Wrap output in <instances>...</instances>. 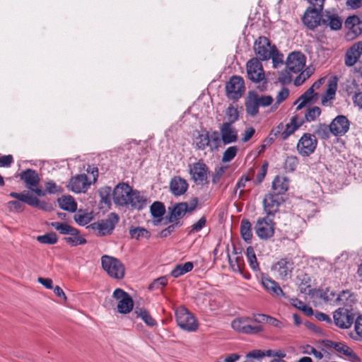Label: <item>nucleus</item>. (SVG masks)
I'll list each match as a JSON object with an SVG mask.
<instances>
[{
  "mask_svg": "<svg viewBox=\"0 0 362 362\" xmlns=\"http://www.w3.org/2000/svg\"><path fill=\"white\" fill-rule=\"evenodd\" d=\"M115 204L131 210H142L148 203L147 198L129 184L120 182L112 190Z\"/></svg>",
  "mask_w": 362,
  "mask_h": 362,
  "instance_id": "1",
  "label": "nucleus"
},
{
  "mask_svg": "<svg viewBox=\"0 0 362 362\" xmlns=\"http://www.w3.org/2000/svg\"><path fill=\"white\" fill-rule=\"evenodd\" d=\"M267 315L253 313L250 317H242L234 319L231 322L232 328L236 332L245 334H257L263 331L262 323H266Z\"/></svg>",
  "mask_w": 362,
  "mask_h": 362,
  "instance_id": "2",
  "label": "nucleus"
},
{
  "mask_svg": "<svg viewBox=\"0 0 362 362\" xmlns=\"http://www.w3.org/2000/svg\"><path fill=\"white\" fill-rule=\"evenodd\" d=\"M273 100L271 95H259L255 91H249L245 103L246 112L255 117L259 113V107H267Z\"/></svg>",
  "mask_w": 362,
  "mask_h": 362,
  "instance_id": "3",
  "label": "nucleus"
},
{
  "mask_svg": "<svg viewBox=\"0 0 362 362\" xmlns=\"http://www.w3.org/2000/svg\"><path fill=\"white\" fill-rule=\"evenodd\" d=\"M101 265L110 277L118 280L124 278L125 267L119 259L107 255H103Z\"/></svg>",
  "mask_w": 362,
  "mask_h": 362,
  "instance_id": "4",
  "label": "nucleus"
},
{
  "mask_svg": "<svg viewBox=\"0 0 362 362\" xmlns=\"http://www.w3.org/2000/svg\"><path fill=\"white\" fill-rule=\"evenodd\" d=\"M9 196L12 198L17 199L32 207H35L45 211H51L53 209L51 204L39 199L37 197L33 196L29 192L25 190L19 193L12 192L9 194Z\"/></svg>",
  "mask_w": 362,
  "mask_h": 362,
  "instance_id": "5",
  "label": "nucleus"
},
{
  "mask_svg": "<svg viewBox=\"0 0 362 362\" xmlns=\"http://www.w3.org/2000/svg\"><path fill=\"white\" fill-rule=\"evenodd\" d=\"M197 199L194 198L190 204L187 202H180L173 207H168L169 215L167 216L169 223L180 221L187 212L193 211L197 205Z\"/></svg>",
  "mask_w": 362,
  "mask_h": 362,
  "instance_id": "6",
  "label": "nucleus"
},
{
  "mask_svg": "<svg viewBox=\"0 0 362 362\" xmlns=\"http://www.w3.org/2000/svg\"><path fill=\"white\" fill-rule=\"evenodd\" d=\"M189 173L192 180L197 185H204L209 183L208 175L209 170L208 166L199 160V161L189 165Z\"/></svg>",
  "mask_w": 362,
  "mask_h": 362,
  "instance_id": "7",
  "label": "nucleus"
},
{
  "mask_svg": "<svg viewBox=\"0 0 362 362\" xmlns=\"http://www.w3.org/2000/svg\"><path fill=\"white\" fill-rule=\"evenodd\" d=\"M177 325L183 330L194 332L198 328L195 317L185 308H180L175 312Z\"/></svg>",
  "mask_w": 362,
  "mask_h": 362,
  "instance_id": "8",
  "label": "nucleus"
},
{
  "mask_svg": "<svg viewBox=\"0 0 362 362\" xmlns=\"http://www.w3.org/2000/svg\"><path fill=\"white\" fill-rule=\"evenodd\" d=\"M119 217L115 213H111L107 218L91 223L88 227L97 233L98 235L103 236L112 233Z\"/></svg>",
  "mask_w": 362,
  "mask_h": 362,
  "instance_id": "9",
  "label": "nucleus"
},
{
  "mask_svg": "<svg viewBox=\"0 0 362 362\" xmlns=\"http://www.w3.org/2000/svg\"><path fill=\"white\" fill-rule=\"evenodd\" d=\"M245 90L244 80L239 76H233L226 84V95L230 100L240 98Z\"/></svg>",
  "mask_w": 362,
  "mask_h": 362,
  "instance_id": "10",
  "label": "nucleus"
},
{
  "mask_svg": "<svg viewBox=\"0 0 362 362\" xmlns=\"http://www.w3.org/2000/svg\"><path fill=\"white\" fill-rule=\"evenodd\" d=\"M275 223L269 216L259 218L255 226L257 235L262 240H267L274 234Z\"/></svg>",
  "mask_w": 362,
  "mask_h": 362,
  "instance_id": "11",
  "label": "nucleus"
},
{
  "mask_svg": "<svg viewBox=\"0 0 362 362\" xmlns=\"http://www.w3.org/2000/svg\"><path fill=\"white\" fill-rule=\"evenodd\" d=\"M317 140L315 135L309 133L304 134L297 144V151L304 157L310 156L317 148Z\"/></svg>",
  "mask_w": 362,
  "mask_h": 362,
  "instance_id": "12",
  "label": "nucleus"
},
{
  "mask_svg": "<svg viewBox=\"0 0 362 362\" xmlns=\"http://www.w3.org/2000/svg\"><path fill=\"white\" fill-rule=\"evenodd\" d=\"M117 303V311L122 314L129 313L134 308V302L128 293L122 288H116L112 294Z\"/></svg>",
  "mask_w": 362,
  "mask_h": 362,
  "instance_id": "13",
  "label": "nucleus"
},
{
  "mask_svg": "<svg viewBox=\"0 0 362 362\" xmlns=\"http://www.w3.org/2000/svg\"><path fill=\"white\" fill-rule=\"evenodd\" d=\"M248 78L254 83H258L265 79L264 71L260 61L257 58H252L246 64Z\"/></svg>",
  "mask_w": 362,
  "mask_h": 362,
  "instance_id": "14",
  "label": "nucleus"
},
{
  "mask_svg": "<svg viewBox=\"0 0 362 362\" xmlns=\"http://www.w3.org/2000/svg\"><path fill=\"white\" fill-rule=\"evenodd\" d=\"M285 201L281 195H278L272 192H269L264 196L263 199L264 211L267 216H274L279 211V208Z\"/></svg>",
  "mask_w": 362,
  "mask_h": 362,
  "instance_id": "15",
  "label": "nucleus"
},
{
  "mask_svg": "<svg viewBox=\"0 0 362 362\" xmlns=\"http://www.w3.org/2000/svg\"><path fill=\"white\" fill-rule=\"evenodd\" d=\"M272 49L273 45H271L270 40L266 37L261 36L255 42L254 51L259 60L269 59L273 53Z\"/></svg>",
  "mask_w": 362,
  "mask_h": 362,
  "instance_id": "16",
  "label": "nucleus"
},
{
  "mask_svg": "<svg viewBox=\"0 0 362 362\" xmlns=\"http://www.w3.org/2000/svg\"><path fill=\"white\" fill-rule=\"evenodd\" d=\"M305 65V57L300 52L290 53L286 59V69L292 73L297 74L301 71Z\"/></svg>",
  "mask_w": 362,
  "mask_h": 362,
  "instance_id": "17",
  "label": "nucleus"
},
{
  "mask_svg": "<svg viewBox=\"0 0 362 362\" xmlns=\"http://www.w3.org/2000/svg\"><path fill=\"white\" fill-rule=\"evenodd\" d=\"M321 12L320 10L308 7L302 18L303 24L310 30H314L322 25V13Z\"/></svg>",
  "mask_w": 362,
  "mask_h": 362,
  "instance_id": "18",
  "label": "nucleus"
},
{
  "mask_svg": "<svg viewBox=\"0 0 362 362\" xmlns=\"http://www.w3.org/2000/svg\"><path fill=\"white\" fill-rule=\"evenodd\" d=\"M334 324L341 329H347L354 322V316L348 309L338 308L333 315Z\"/></svg>",
  "mask_w": 362,
  "mask_h": 362,
  "instance_id": "19",
  "label": "nucleus"
},
{
  "mask_svg": "<svg viewBox=\"0 0 362 362\" xmlns=\"http://www.w3.org/2000/svg\"><path fill=\"white\" fill-rule=\"evenodd\" d=\"M345 28L349 30L348 35L355 38L362 33V12L358 15L349 16L344 23Z\"/></svg>",
  "mask_w": 362,
  "mask_h": 362,
  "instance_id": "20",
  "label": "nucleus"
},
{
  "mask_svg": "<svg viewBox=\"0 0 362 362\" xmlns=\"http://www.w3.org/2000/svg\"><path fill=\"white\" fill-rule=\"evenodd\" d=\"M349 121L344 115H338L330 123L331 132L334 136H342L349 129Z\"/></svg>",
  "mask_w": 362,
  "mask_h": 362,
  "instance_id": "21",
  "label": "nucleus"
},
{
  "mask_svg": "<svg viewBox=\"0 0 362 362\" xmlns=\"http://www.w3.org/2000/svg\"><path fill=\"white\" fill-rule=\"evenodd\" d=\"M90 185L86 175L81 174L71 178L68 187L74 192L81 193L85 192Z\"/></svg>",
  "mask_w": 362,
  "mask_h": 362,
  "instance_id": "22",
  "label": "nucleus"
},
{
  "mask_svg": "<svg viewBox=\"0 0 362 362\" xmlns=\"http://www.w3.org/2000/svg\"><path fill=\"white\" fill-rule=\"evenodd\" d=\"M220 133L224 144H229L238 140V131L230 123H223L220 127Z\"/></svg>",
  "mask_w": 362,
  "mask_h": 362,
  "instance_id": "23",
  "label": "nucleus"
},
{
  "mask_svg": "<svg viewBox=\"0 0 362 362\" xmlns=\"http://www.w3.org/2000/svg\"><path fill=\"white\" fill-rule=\"evenodd\" d=\"M362 54V42L354 43L346 52L344 62L348 66H354Z\"/></svg>",
  "mask_w": 362,
  "mask_h": 362,
  "instance_id": "24",
  "label": "nucleus"
},
{
  "mask_svg": "<svg viewBox=\"0 0 362 362\" xmlns=\"http://www.w3.org/2000/svg\"><path fill=\"white\" fill-rule=\"evenodd\" d=\"M19 177L25 185V187L29 189L32 187H37L40 183V177L37 173L33 169H26L23 170Z\"/></svg>",
  "mask_w": 362,
  "mask_h": 362,
  "instance_id": "25",
  "label": "nucleus"
},
{
  "mask_svg": "<svg viewBox=\"0 0 362 362\" xmlns=\"http://www.w3.org/2000/svg\"><path fill=\"white\" fill-rule=\"evenodd\" d=\"M322 25L329 27L332 30H338L341 28L342 20L337 14L326 11L322 13Z\"/></svg>",
  "mask_w": 362,
  "mask_h": 362,
  "instance_id": "26",
  "label": "nucleus"
},
{
  "mask_svg": "<svg viewBox=\"0 0 362 362\" xmlns=\"http://www.w3.org/2000/svg\"><path fill=\"white\" fill-rule=\"evenodd\" d=\"M325 345L326 347L334 349L337 352L351 358L355 359L357 358L356 354L353 351V350L344 343L327 340L325 341Z\"/></svg>",
  "mask_w": 362,
  "mask_h": 362,
  "instance_id": "27",
  "label": "nucleus"
},
{
  "mask_svg": "<svg viewBox=\"0 0 362 362\" xmlns=\"http://www.w3.org/2000/svg\"><path fill=\"white\" fill-rule=\"evenodd\" d=\"M293 269V262L286 259H281L274 266V270L277 272L282 279H288L291 277Z\"/></svg>",
  "mask_w": 362,
  "mask_h": 362,
  "instance_id": "28",
  "label": "nucleus"
},
{
  "mask_svg": "<svg viewBox=\"0 0 362 362\" xmlns=\"http://www.w3.org/2000/svg\"><path fill=\"white\" fill-rule=\"evenodd\" d=\"M318 100V93H312L311 90H307L303 93L294 103L295 105L298 104L296 110H300L308 104L315 103Z\"/></svg>",
  "mask_w": 362,
  "mask_h": 362,
  "instance_id": "29",
  "label": "nucleus"
},
{
  "mask_svg": "<svg viewBox=\"0 0 362 362\" xmlns=\"http://www.w3.org/2000/svg\"><path fill=\"white\" fill-rule=\"evenodd\" d=\"M188 188L187 181L180 177H174L170 182L171 192L175 196H180L185 193Z\"/></svg>",
  "mask_w": 362,
  "mask_h": 362,
  "instance_id": "30",
  "label": "nucleus"
},
{
  "mask_svg": "<svg viewBox=\"0 0 362 362\" xmlns=\"http://www.w3.org/2000/svg\"><path fill=\"white\" fill-rule=\"evenodd\" d=\"M288 189V180L285 177L276 176L272 182V192L274 194L284 196Z\"/></svg>",
  "mask_w": 362,
  "mask_h": 362,
  "instance_id": "31",
  "label": "nucleus"
},
{
  "mask_svg": "<svg viewBox=\"0 0 362 362\" xmlns=\"http://www.w3.org/2000/svg\"><path fill=\"white\" fill-rule=\"evenodd\" d=\"M262 284L264 288L272 295L276 296H284V293L279 284L274 280L268 277L262 279Z\"/></svg>",
  "mask_w": 362,
  "mask_h": 362,
  "instance_id": "32",
  "label": "nucleus"
},
{
  "mask_svg": "<svg viewBox=\"0 0 362 362\" xmlns=\"http://www.w3.org/2000/svg\"><path fill=\"white\" fill-rule=\"evenodd\" d=\"M57 202L59 207L69 212H75L77 209V203L74 197L70 195L62 196L57 199Z\"/></svg>",
  "mask_w": 362,
  "mask_h": 362,
  "instance_id": "33",
  "label": "nucleus"
},
{
  "mask_svg": "<svg viewBox=\"0 0 362 362\" xmlns=\"http://www.w3.org/2000/svg\"><path fill=\"white\" fill-rule=\"evenodd\" d=\"M240 234L243 239L250 243L252 238V224L248 219L244 218L240 223Z\"/></svg>",
  "mask_w": 362,
  "mask_h": 362,
  "instance_id": "34",
  "label": "nucleus"
},
{
  "mask_svg": "<svg viewBox=\"0 0 362 362\" xmlns=\"http://www.w3.org/2000/svg\"><path fill=\"white\" fill-rule=\"evenodd\" d=\"M51 226L61 234L63 235H77L79 234V230L66 223L52 222Z\"/></svg>",
  "mask_w": 362,
  "mask_h": 362,
  "instance_id": "35",
  "label": "nucleus"
},
{
  "mask_svg": "<svg viewBox=\"0 0 362 362\" xmlns=\"http://www.w3.org/2000/svg\"><path fill=\"white\" fill-rule=\"evenodd\" d=\"M193 267V263L191 262H187L184 264H177L175 267L172 270L170 274L174 278H177L192 271Z\"/></svg>",
  "mask_w": 362,
  "mask_h": 362,
  "instance_id": "36",
  "label": "nucleus"
},
{
  "mask_svg": "<svg viewBox=\"0 0 362 362\" xmlns=\"http://www.w3.org/2000/svg\"><path fill=\"white\" fill-rule=\"evenodd\" d=\"M134 313L136 315V317H141L147 325L153 327L156 325V321L146 309L136 307L134 310Z\"/></svg>",
  "mask_w": 362,
  "mask_h": 362,
  "instance_id": "37",
  "label": "nucleus"
},
{
  "mask_svg": "<svg viewBox=\"0 0 362 362\" xmlns=\"http://www.w3.org/2000/svg\"><path fill=\"white\" fill-rule=\"evenodd\" d=\"M74 221L80 226H85L93 218L91 213L78 210L74 216Z\"/></svg>",
  "mask_w": 362,
  "mask_h": 362,
  "instance_id": "38",
  "label": "nucleus"
},
{
  "mask_svg": "<svg viewBox=\"0 0 362 362\" xmlns=\"http://www.w3.org/2000/svg\"><path fill=\"white\" fill-rule=\"evenodd\" d=\"M321 114V109L317 106H313L306 109L304 115V119L306 122L315 121Z\"/></svg>",
  "mask_w": 362,
  "mask_h": 362,
  "instance_id": "39",
  "label": "nucleus"
},
{
  "mask_svg": "<svg viewBox=\"0 0 362 362\" xmlns=\"http://www.w3.org/2000/svg\"><path fill=\"white\" fill-rule=\"evenodd\" d=\"M246 255L247 261L249 262V264L251 267V269L253 271L257 272L259 270V264L257 260V257L255 253L254 248L251 246L247 247L246 250Z\"/></svg>",
  "mask_w": 362,
  "mask_h": 362,
  "instance_id": "40",
  "label": "nucleus"
},
{
  "mask_svg": "<svg viewBox=\"0 0 362 362\" xmlns=\"http://www.w3.org/2000/svg\"><path fill=\"white\" fill-rule=\"evenodd\" d=\"M111 194L112 195V191L110 187L105 186L102 187L99 190L100 202L110 207L111 205Z\"/></svg>",
  "mask_w": 362,
  "mask_h": 362,
  "instance_id": "41",
  "label": "nucleus"
},
{
  "mask_svg": "<svg viewBox=\"0 0 362 362\" xmlns=\"http://www.w3.org/2000/svg\"><path fill=\"white\" fill-rule=\"evenodd\" d=\"M151 214L154 218H161L165 212V208L164 204L160 202H155L150 207Z\"/></svg>",
  "mask_w": 362,
  "mask_h": 362,
  "instance_id": "42",
  "label": "nucleus"
},
{
  "mask_svg": "<svg viewBox=\"0 0 362 362\" xmlns=\"http://www.w3.org/2000/svg\"><path fill=\"white\" fill-rule=\"evenodd\" d=\"M129 234L132 238H135L136 240H139L141 238L148 239L151 236L150 232L141 227L131 228L129 230Z\"/></svg>",
  "mask_w": 362,
  "mask_h": 362,
  "instance_id": "43",
  "label": "nucleus"
},
{
  "mask_svg": "<svg viewBox=\"0 0 362 362\" xmlns=\"http://www.w3.org/2000/svg\"><path fill=\"white\" fill-rule=\"evenodd\" d=\"M337 90V84L336 83H330L328 85V88L325 93V95H322L321 99V103L323 105H327L329 100H331L334 99V97L336 93Z\"/></svg>",
  "mask_w": 362,
  "mask_h": 362,
  "instance_id": "44",
  "label": "nucleus"
},
{
  "mask_svg": "<svg viewBox=\"0 0 362 362\" xmlns=\"http://www.w3.org/2000/svg\"><path fill=\"white\" fill-rule=\"evenodd\" d=\"M315 134L322 139H328L330 134H332L330 124H319L315 130Z\"/></svg>",
  "mask_w": 362,
  "mask_h": 362,
  "instance_id": "45",
  "label": "nucleus"
},
{
  "mask_svg": "<svg viewBox=\"0 0 362 362\" xmlns=\"http://www.w3.org/2000/svg\"><path fill=\"white\" fill-rule=\"evenodd\" d=\"M210 138L208 132L199 134L196 138V146L199 150H204L209 146Z\"/></svg>",
  "mask_w": 362,
  "mask_h": 362,
  "instance_id": "46",
  "label": "nucleus"
},
{
  "mask_svg": "<svg viewBox=\"0 0 362 362\" xmlns=\"http://www.w3.org/2000/svg\"><path fill=\"white\" fill-rule=\"evenodd\" d=\"M226 117L227 122L225 123H230V124H233L238 119L239 115L238 110L232 105H230L226 110Z\"/></svg>",
  "mask_w": 362,
  "mask_h": 362,
  "instance_id": "47",
  "label": "nucleus"
},
{
  "mask_svg": "<svg viewBox=\"0 0 362 362\" xmlns=\"http://www.w3.org/2000/svg\"><path fill=\"white\" fill-rule=\"evenodd\" d=\"M37 240L42 244L53 245L55 244L57 240V236L54 233H46L43 235H39L37 237Z\"/></svg>",
  "mask_w": 362,
  "mask_h": 362,
  "instance_id": "48",
  "label": "nucleus"
},
{
  "mask_svg": "<svg viewBox=\"0 0 362 362\" xmlns=\"http://www.w3.org/2000/svg\"><path fill=\"white\" fill-rule=\"evenodd\" d=\"M273 53L271 55V59H272L273 66L274 68H277L284 64V55L280 53L277 49L275 45H273V49L272 51Z\"/></svg>",
  "mask_w": 362,
  "mask_h": 362,
  "instance_id": "49",
  "label": "nucleus"
},
{
  "mask_svg": "<svg viewBox=\"0 0 362 362\" xmlns=\"http://www.w3.org/2000/svg\"><path fill=\"white\" fill-rule=\"evenodd\" d=\"M70 235V237H65L64 240L72 247L86 243V240L83 237L80 236L79 234Z\"/></svg>",
  "mask_w": 362,
  "mask_h": 362,
  "instance_id": "50",
  "label": "nucleus"
},
{
  "mask_svg": "<svg viewBox=\"0 0 362 362\" xmlns=\"http://www.w3.org/2000/svg\"><path fill=\"white\" fill-rule=\"evenodd\" d=\"M46 192L50 194H60L63 192V188L57 185L53 180H49L45 182Z\"/></svg>",
  "mask_w": 362,
  "mask_h": 362,
  "instance_id": "51",
  "label": "nucleus"
},
{
  "mask_svg": "<svg viewBox=\"0 0 362 362\" xmlns=\"http://www.w3.org/2000/svg\"><path fill=\"white\" fill-rule=\"evenodd\" d=\"M298 165V158L295 156H290L286 158L284 162V168L286 170L293 172Z\"/></svg>",
  "mask_w": 362,
  "mask_h": 362,
  "instance_id": "52",
  "label": "nucleus"
},
{
  "mask_svg": "<svg viewBox=\"0 0 362 362\" xmlns=\"http://www.w3.org/2000/svg\"><path fill=\"white\" fill-rule=\"evenodd\" d=\"M238 148L235 146L228 147L223 153L222 161L230 162L236 156Z\"/></svg>",
  "mask_w": 362,
  "mask_h": 362,
  "instance_id": "53",
  "label": "nucleus"
},
{
  "mask_svg": "<svg viewBox=\"0 0 362 362\" xmlns=\"http://www.w3.org/2000/svg\"><path fill=\"white\" fill-rule=\"evenodd\" d=\"M182 226V223L180 221L173 222L171 225L168 226L166 228L163 229L159 233V236L160 238H167L172 233H173L176 228L180 227Z\"/></svg>",
  "mask_w": 362,
  "mask_h": 362,
  "instance_id": "54",
  "label": "nucleus"
},
{
  "mask_svg": "<svg viewBox=\"0 0 362 362\" xmlns=\"http://www.w3.org/2000/svg\"><path fill=\"white\" fill-rule=\"evenodd\" d=\"M23 202L16 199V200L9 201L7 203V206L10 211L21 212L25 209V206L23 204Z\"/></svg>",
  "mask_w": 362,
  "mask_h": 362,
  "instance_id": "55",
  "label": "nucleus"
},
{
  "mask_svg": "<svg viewBox=\"0 0 362 362\" xmlns=\"http://www.w3.org/2000/svg\"><path fill=\"white\" fill-rule=\"evenodd\" d=\"M168 284V279L166 276H160L155 279L148 286L149 290H154L159 288L160 286L162 287L165 286Z\"/></svg>",
  "mask_w": 362,
  "mask_h": 362,
  "instance_id": "56",
  "label": "nucleus"
},
{
  "mask_svg": "<svg viewBox=\"0 0 362 362\" xmlns=\"http://www.w3.org/2000/svg\"><path fill=\"white\" fill-rule=\"evenodd\" d=\"M243 262L241 257H236L234 261L229 257V263L234 272H242Z\"/></svg>",
  "mask_w": 362,
  "mask_h": 362,
  "instance_id": "57",
  "label": "nucleus"
},
{
  "mask_svg": "<svg viewBox=\"0 0 362 362\" xmlns=\"http://www.w3.org/2000/svg\"><path fill=\"white\" fill-rule=\"evenodd\" d=\"M206 223V219L205 217H202L196 223L193 224L192 226V229L189 231V234L200 231Z\"/></svg>",
  "mask_w": 362,
  "mask_h": 362,
  "instance_id": "58",
  "label": "nucleus"
},
{
  "mask_svg": "<svg viewBox=\"0 0 362 362\" xmlns=\"http://www.w3.org/2000/svg\"><path fill=\"white\" fill-rule=\"evenodd\" d=\"M289 95L288 89L286 88H283L279 93L276 96V105H279L284 100H285Z\"/></svg>",
  "mask_w": 362,
  "mask_h": 362,
  "instance_id": "59",
  "label": "nucleus"
},
{
  "mask_svg": "<svg viewBox=\"0 0 362 362\" xmlns=\"http://www.w3.org/2000/svg\"><path fill=\"white\" fill-rule=\"evenodd\" d=\"M13 162L12 155L0 156V167H9Z\"/></svg>",
  "mask_w": 362,
  "mask_h": 362,
  "instance_id": "60",
  "label": "nucleus"
},
{
  "mask_svg": "<svg viewBox=\"0 0 362 362\" xmlns=\"http://www.w3.org/2000/svg\"><path fill=\"white\" fill-rule=\"evenodd\" d=\"M303 353L307 354H313L317 359H322L323 357V354L320 351L309 345L307 346L306 349L303 351Z\"/></svg>",
  "mask_w": 362,
  "mask_h": 362,
  "instance_id": "61",
  "label": "nucleus"
},
{
  "mask_svg": "<svg viewBox=\"0 0 362 362\" xmlns=\"http://www.w3.org/2000/svg\"><path fill=\"white\" fill-rule=\"evenodd\" d=\"M224 173H225L224 168L220 167L218 168H216L215 172L212 177V182L214 184H216L220 180V179L221 178V177L223 176Z\"/></svg>",
  "mask_w": 362,
  "mask_h": 362,
  "instance_id": "62",
  "label": "nucleus"
},
{
  "mask_svg": "<svg viewBox=\"0 0 362 362\" xmlns=\"http://www.w3.org/2000/svg\"><path fill=\"white\" fill-rule=\"evenodd\" d=\"M290 122L293 126H294L297 129L305 122L304 117H298V115H294L291 118Z\"/></svg>",
  "mask_w": 362,
  "mask_h": 362,
  "instance_id": "63",
  "label": "nucleus"
},
{
  "mask_svg": "<svg viewBox=\"0 0 362 362\" xmlns=\"http://www.w3.org/2000/svg\"><path fill=\"white\" fill-rule=\"evenodd\" d=\"M354 328L356 334L362 338V315L356 318Z\"/></svg>",
  "mask_w": 362,
  "mask_h": 362,
  "instance_id": "64",
  "label": "nucleus"
}]
</instances>
